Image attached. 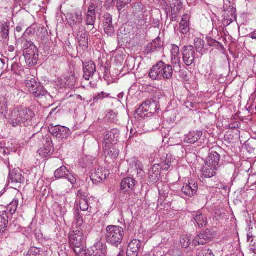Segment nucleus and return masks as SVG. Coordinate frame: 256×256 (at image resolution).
I'll return each mask as SVG.
<instances>
[{
	"mask_svg": "<svg viewBox=\"0 0 256 256\" xmlns=\"http://www.w3.org/2000/svg\"><path fill=\"white\" fill-rule=\"evenodd\" d=\"M35 114L33 111L26 107L14 108L9 116L8 122L14 128L22 127L28 124Z\"/></svg>",
	"mask_w": 256,
	"mask_h": 256,
	"instance_id": "nucleus-1",
	"label": "nucleus"
},
{
	"mask_svg": "<svg viewBox=\"0 0 256 256\" xmlns=\"http://www.w3.org/2000/svg\"><path fill=\"white\" fill-rule=\"evenodd\" d=\"M106 239L108 243L118 247L124 238V230L120 226H108L106 228Z\"/></svg>",
	"mask_w": 256,
	"mask_h": 256,
	"instance_id": "nucleus-2",
	"label": "nucleus"
},
{
	"mask_svg": "<svg viewBox=\"0 0 256 256\" xmlns=\"http://www.w3.org/2000/svg\"><path fill=\"white\" fill-rule=\"evenodd\" d=\"M26 84L30 92L36 98L46 96L49 95L48 91L40 83L37 82L34 78L28 79L26 81Z\"/></svg>",
	"mask_w": 256,
	"mask_h": 256,
	"instance_id": "nucleus-3",
	"label": "nucleus"
},
{
	"mask_svg": "<svg viewBox=\"0 0 256 256\" xmlns=\"http://www.w3.org/2000/svg\"><path fill=\"white\" fill-rule=\"evenodd\" d=\"M23 52L26 60L30 61V64L36 63L38 59V50L32 42H26L24 46Z\"/></svg>",
	"mask_w": 256,
	"mask_h": 256,
	"instance_id": "nucleus-4",
	"label": "nucleus"
},
{
	"mask_svg": "<svg viewBox=\"0 0 256 256\" xmlns=\"http://www.w3.org/2000/svg\"><path fill=\"white\" fill-rule=\"evenodd\" d=\"M119 136L120 131L117 128H114L105 132L102 142L104 152H106V148L109 147L111 144H115L117 142Z\"/></svg>",
	"mask_w": 256,
	"mask_h": 256,
	"instance_id": "nucleus-5",
	"label": "nucleus"
},
{
	"mask_svg": "<svg viewBox=\"0 0 256 256\" xmlns=\"http://www.w3.org/2000/svg\"><path fill=\"white\" fill-rule=\"evenodd\" d=\"M182 60L186 66H192L195 60V51L192 45L185 46L181 49Z\"/></svg>",
	"mask_w": 256,
	"mask_h": 256,
	"instance_id": "nucleus-6",
	"label": "nucleus"
},
{
	"mask_svg": "<svg viewBox=\"0 0 256 256\" xmlns=\"http://www.w3.org/2000/svg\"><path fill=\"white\" fill-rule=\"evenodd\" d=\"M50 132L58 139H66L71 134L69 128L60 126H52L49 128Z\"/></svg>",
	"mask_w": 256,
	"mask_h": 256,
	"instance_id": "nucleus-7",
	"label": "nucleus"
},
{
	"mask_svg": "<svg viewBox=\"0 0 256 256\" xmlns=\"http://www.w3.org/2000/svg\"><path fill=\"white\" fill-rule=\"evenodd\" d=\"M214 236V232L207 229L198 234L194 239L192 242L194 246L205 244L212 240Z\"/></svg>",
	"mask_w": 256,
	"mask_h": 256,
	"instance_id": "nucleus-8",
	"label": "nucleus"
},
{
	"mask_svg": "<svg viewBox=\"0 0 256 256\" xmlns=\"http://www.w3.org/2000/svg\"><path fill=\"white\" fill-rule=\"evenodd\" d=\"M70 244L72 246L78 247L84 244V238L83 230L82 228H79L73 232L69 236Z\"/></svg>",
	"mask_w": 256,
	"mask_h": 256,
	"instance_id": "nucleus-9",
	"label": "nucleus"
},
{
	"mask_svg": "<svg viewBox=\"0 0 256 256\" xmlns=\"http://www.w3.org/2000/svg\"><path fill=\"white\" fill-rule=\"evenodd\" d=\"M66 18L69 25L72 30H76V28L80 26L82 22L83 16L82 12L79 10L73 13L68 14Z\"/></svg>",
	"mask_w": 256,
	"mask_h": 256,
	"instance_id": "nucleus-10",
	"label": "nucleus"
},
{
	"mask_svg": "<svg viewBox=\"0 0 256 256\" xmlns=\"http://www.w3.org/2000/svg\"><path fill=\"white\" fill-rule=\"evenodd\" d=\"M54 176L57 179L66 178L72 186L76 182V178L64 166L55 171Z\"/></svg>",
	"mask_w": 256,
	"mask_h": 256,
	"instance_id": "nucleus-11",
	"label": "nucleus"
},
{
	"mask_svg": "<svg viewBox=\"0 0 256 256\" xmlns=\"http://www.w3.org/2000/svg\"><path fill=\"white\" fill-rule=\"evenodd\" d=\"M141 246L140 240L137 239L132 240L128 246L127 256H138L142 250Z\"/></svg>",
	"mask_w": 256,
	"mask_h": 256,
	"instance_id": "nucleus-12",
	"label": "nucleus"
},
{
	"mask_svg": "<svg viewBox=\"0 0 256 256\" xmlns=\"http://www.w3.org/2000/svg\"><path fill=\"white\" fill-rule=\"evenodd\" d=\"M76 34V38L79 42V46L88 48V38L86 36V30L85 27L80 25L78 28H76V30H73Z\"/></svg>",
	"mask_w": 256,
	"mask_h": 256,
	"instance_id": "nucleus-13",
	"label": "nucleus"
},
{
	"mask_svg": "<svg viewBox=\"0 0 256 256\" xmlns=\"http://www.w3.org/2000/svg\"><path fill=\"white\" fill-rule=\"evenodd\" d=\"M108 175V172L99 166L92 173L90 179L94 184H98L105 180Z\"/></svg>",
	"mask_w": 256,
	"mask_h": 256,
	"instance_id": "nucleus-14",
	"label": "nucleus"
},
{
	"mask_svg": "<svg viewBox=\"0 0 256 256\" xmlns=\"http://www.w3.org/2000/svg\"><path fill=\"white\" fill-rule=\"evenodd\" d=\"M163 46V42L161 40L160 38H158L152 42L144 46V52L146 54H149L159 51L162 49Z\"/></svg>",
	"mask_w": 256,
	"mask_h": 256,
	"instance_id": "nucleus-15",
	"label": "nucleus"
},
{
	"mask_svg": "<svg viewBox=\"0 0 256 256\" xmlns=\"http://www.w3.org/2000/svg\"><path fill=\"white\" fill-rule=\"evenodd\" d=\"M9 179L12 183L24 184L25 182L24 173L18 168H14L10 171Z\"/></svg>",
	"mask_w": 256,
	"mask_h": 256,
	"instance_id": "nucleus-16",
	"label": "nucleus"
},
{
	"mask_svg": "<svg viewBox=\"0 0 256 256\" xmlns=\"http://www.w3.org/2000/svg\"><path fill=\"white\" fill-rule=\"evenodd\" d=\"M84 78L86 80H89L96 72V66L92 61L82 62Z\"/></svg>",
	"mask_w": 256,
	"mask_h": 256,
	"instance_id": "nucleus-17",
	"label": "nucleus"
},
{
	"mask_svg": "<svg viewBox=\"0 0 256 256\" xmlns=\"http://www.w3.org/2000/svg\"><path fill=\"white\" fill-rule=\"evenodd\" d=\"M198 188V184L192 180L188 182V184L184 185L182 192L186 196L192 197L196 194Z\"/></svg>",
	"mask_w": 256,
	"mask_h": 256,
	"instance_id": "nucleus-18",
	"label": "nucleus"
},
{
	"mask_svg": "<svg viewBox=\"0 0 256 256\" xmlns=\"http://www.w3.org/2000/svg\"><path fill=\"white\" fill-rule=\"evenodd\" d=\"M160 69L162 70L161 74L162 78L164 80H170L172 78L173 68L170 64H167L162 61L159 62Z\"/></svg>",
	"mask_w": 256,
	"mask_h": 256,
	"instance_id": "nucleus-19",
	"label": "nucleus"
},
{
	"mask_svg": "<svg viewBox=\"0 0 256 256\" xmlns=\"http://www.w3.org/2000/svg\"><path fill=\"white\" fill-rule=\"evenodd\" d=\"M224 22L228 26L236 20V8L232 6L224 10Z\"/></svg>",
	"mask_w": 256,
	"mask_h": 256,
	"instance_id": "nucleus-20",
	"label": "nucleus"
},
{
	"mask_svg": "<svg viewBox=\"0 0 256 256\" xmlns=\"http://www.w3.org/2000/svg\"><path fill=\"white\" fill-rule=\"evenodd\" d=\"M94 256H104L107 252L106 246L104 244L101 240H98L92 247Z\"/></svg>",
	"mask_w": 256,
	"mask_h": 256,
	"instance_id": "nucleus-21",
	"label": "nucleus"
},
{
	"mask_svg": "<svg viewBox=\"0 0 256 256\" xmlns=\"http://www.w3.org/2000/svg\"><path fill=\"white\" fill-rule=\"evenodd\" d=\"M218 166L206 164L203 166L202 174L206 178H210L216 175Z\"/></svg>",
	"mask_w": 256,
	"mask_h": 256,
	"instance_id": "nucleus-22",
	"label": "nucleus"
},
{
	"mask_svg": "<svg viewBox=\"0 0 256 256\" xmlns=\"http://www.w3.org/2000/svg\"><path fill=\"white\" fill-rule=\"evenodd\" d=\"M153 106H154V104H152L150 100H146L135 111V114L140 118H144L146 115L145 112H148L149 108Z\"/></svg>",
	"mask_w": 256,
	"mask_h": 256,
	"instance_id": "nucleus-23",
	"label": "nucleus"
},
{
	"mask_svg": "<svg viewBox=\"0 0 256 256\" xmlns=\"http://www.w3.org/2000/svg\"><path fill=\"white\" fill-rule=\"evenodd\" d=\"M160 169L159 164H154L150 170L148 178L150 182L155 183L159 180L160 176Z\"/></svg>",
	"mask_w": 256,
	"mask_h": 256,
	"instance_id": "nucleus-24",
	"label": "nucleus"
},
{
	"mask_svg": "<svg viewBox=\"0 0 256 256\" xmlns=\"http://www.w3.org/2000/svg\"><path fill=\"white\" fill-rule=\"evenodd\" d=\"M202 135V131L190 132L185 136L184 141L188 144H194L200 139Z\"/></svg>",
	"mask_w": 256,
	"mask_h": 256,
	"instance_id": "nucleus-25",
	"label": "nucleus"
},
{
	"mask_svg": "<svg viewBox=\"0 0 256 256\" xmlns=\"http://www.w3.org/2000/svg\"><path fill=\"white\" fill-rule=\"evenodd\" d=\"M195 222L199 228L205 226L207 224V218L206 215L203 214L201 212L197 211L192 214Z\"/></svg>",
	"mask_w": 256,
	"mask_h": 256,
	"instance_id": "nucleus-26",
	"label": "nucleus"
},
{
	"mask_svg": "<svg viewBox=\"0 0 256 256\" xmlns=\"http://www.w3.org/2000/svg\"><path fill=\"white\" fill-rule=\"evenodd\" d=\"M179 29L180 32L186 36L190 34V24L188 22V16L184 14L183 16L182 20L180 23Z\"/></svg>",
	"mask_w": 256,
	"mask_h": 256,
	"instance_id": "nucleus-27",
	"label": "nucleus"
},
{
	"mask_svg": "<svg viewBox=\"0 0 256 256\" xmlns=\"http://www.w3.org/2000/svg\"><path fill=\"white\" fill-rule=\"evenodd\" d=\"M160 70H162L160 69L158 62L150 70L149 72L150 78L153 80H162V75Z\"/></svg>",
	"mask_w": 256,
	"mask_h": 256,
	"instance_id": "nucleus-28",
	"label": "nucleus"
},
{
	"mask_svg": "<svg viewBox=\"0 0 256 256\" xmlns=\"http://www.w3.org/2000/svg\"><path fill=\"white\" fill-rule=\"evenodd\" d=\"M220 158V155L217 152H212L209 154L204 163L218 166Z\"/></svg>",
	"mask_w": 256,
	"mask_h": 256,
	"instance_id": "nucleus-29",
	"label": "nucleus"
},
{
	"mask_svg": "<svg viewBox=\"0 0 256 256\" xmlns=\"http://www.w3.org/2000/svg\"><path fill=\"white\" fill-rule=\"evenodd\" d=\"M135 186V180L130 177L124 178L121 182V188L126 192L129 190H132Z\"/></svg>",
	"mask_w": 256,
	"mask_h": 256,
	"instance_id": "nucleus-30",
	"label": "nucleus"
},
{
	"mask_svg": "<svg viewBox=\"0 0 256 256\" xmlns=\"http://www.w3.org/2000/svg\"><path fill=\"white\" fill-rule=\"evenodd\" d=\"M104 30L108 36H112L114 34V30L112 24V17L108 14L106 21L104 22Z\"/></svg>",
	"mask_w": 256,
	"mask_h": 256,
	"instance_id": "nucleus-31",
	"label": "nucleus"
},
{
	"mask_svg": "<svg viewBox=\"0 0 256 256\" xmlns=\"http://www.w3.org/2000/svg\"><path fill=\"white\" fill-rule=\"evenodd\" d=\"M170 52L172 63L176 64H179L180 61L179 47L176 44H172Z\"/></svg>",
	"mask_w": 256,
	"mask_h": 256,
	"instance_id": "nucleus-32",
	"label": "nucleus"
},
{
	"mask_svg": "<svg viewBox=\"0 0 256 256\" xmlns=\"http://www.w3.org/2000/svg\"><path fill=\"white\" fill-rule=\"evenodd\" d=\"M8 222V216L6 210L0 212V230L4 232Z\"/></svg>",
	"mask_w": 256,
	"mask_h": 256,
	"instance_id": "nucleus-33",
	"label": "nucleus"
},
{
	"mask_svg": "<svg viewBox=\"0 0 256 256\" xmlns=\"http://www.w3.org/2000/svg\"><path fill=\"white\" fill-rule=\"evenodd\" d=\"M172 158L171 155H166V157L164 160H162L160 165V168L164 170H168L172 164L174 162V160H172Z\"/></svg>",
	"mask_w": 256,
	"mask_h": 256,
	"instance_id": "nucleus-34",
	"label": "nucleus"
},
{
	"mask_svg": "<svg viewBox=\"0 0 256 256\" xmlns=\"http://www.w3.org/2000/svg\"><path fill=\"white\" fill-rule=\"evenodd\" d=\"M10 26L6 22H3L0 23V34L3 39L8 38Z\"/></svg>",
	"mask_w": 256,
	"mask_h": 256,
	"instance_id": "nucleus-35",
	"label": "nucleus"
},
{
	"mask_svg": "<svg viewBox=\"0 0 256 256\" xmlns=\"http://www.w3.org/2000/svg\"><path fill=\"white\" fill-rule=\"evenodd\" d=\"M205 44L204 40L200 38H196L194 40V45L196 51L202 54Z\"/></svg>",
	"mask_w": 256,
	"mask_h": 256,
	"instance_id": "nucleus-36",
	"label": "nucleus"
},
{
	"mask_svg": "<svg viewBox=\"0 0 256 256\" xmlns=\"http://www.w3.org/2000/svg\"><path fill=\"white\" fill-rule=\"evenodd\" d=\"M104 154L106 157H109L112 159H115L119 154V150L113 146H110L106 148V152H104Z\"/></svg>",
	"mask_w": 256,
	"mask_h": 256,
	"instance_id": "nucleus-37",
	"label": "nucleus"
},
{
	"mask_svg": "<svg viewBox=\"0 0 256 256\" xmlns=\"http://www.w3.org/2000/svg\"><path fill=\"white\" fill-rule=\"evenodd\" d=\"M45 251L40 248L34 246L31 247L28 250L26 256H42Z\"/></svg>",
	"mask_w": 256,
	"mask_h": 256,
	"instance_id": "nucleus-38",
	"label": "nucleus"
},
{
	"mask_svg": "<svg viewBox=\"0 0 256 256\" xmlns=\"http://www.w3.org/2000/svg\"><path fill=\"white\" fill-rule=\"evenodd\" d=\"M96 20V14L87 13L86 16L85 22L88 26H92L94 28Z\"/></svg>",
	"mask_w": 256,
	"mask_h": 256,
	"instance_id": "nucleus-39",
	"label": "nucleus"
},
{
	"mask_svg": "<svg viewBox=\"0 0 256 256\" xmlns=\"http://www.w3.org/2000/svg\"><path fill=\"white\" fill-rule=\"evenodd\" d=\"M18 204V199L15 198L8 206L7 210L11 214H14L16 210Z\"/></svg>",
	"mask_w": 256,
	"mask_h": 256,
	"instance_id": "nucleus-40",
	"label": "nucleus"
},
{
	"mask_svg": "<svg viewBox=\"0 0 256 256\" xmlns=\"http://www.w3.org/2000/svg\"><path fill=\"white\" fill-rule=\"evenodd\" d=\"M182 0H172L170 4V8L174 12H179L182 8Z\"/></svg>",
	"mask_w": 256,
	"mask_h": 256,
	"instance_id": "nucleus-41",
	"label": "nucleus"
},
{
	"mask_svg": "<svg viewBox=\"0 0 256 256\" xmlns=\"http://www.w3.org/2000/svg\"><path fill=\"white\" fill-rule=\"evenodd\" d=\"M54 151V148L53 146H44V149L40 151V154L44 158H47Z\"/></svg>",
	"mask_w": 256,
	"mask_h": 256,
	"instance_id": "nucleus-42",
	"label": "nucleus"
},
{
	"mask_svg": "<svg viewBox=\"0 0 256 256\" xmlns=\"http://www.w3.org/2000/svg\"><path fill=\"white\" fill-rule=\"evenodd\" d=\"M79 206L82 211H88V212H90L92 207L90 206L88 200H79Z\"/></svg>",
	"mask_w": 256,
	"mask_h": 256,
	"instance_id": "nucleus-43",
	"label": "nucleus"
},
{
	"mask_svg": "<svg viewBox=\"0 0 256 256\" xmlns=\"http://www.w3.org/2000/svg\"><path fill=\"white\" fill-rule=\"evenodd\" d=\"M136 0H117V8L120 12L127 5L131 2Z\"/></svg>",
	"mask_w": 256,
	"mask_h": 256,
	"instance_id": "nucleus-44",
	"label": "nucleus"
},
{
	"mask_svg": "<svg viewBox=\"0 0 256 256\" xmlns=\"http://www.w3.org/2000/svg\"><path fill=\"white\" fill-rule=\"evenodd\" d=\"M73 250L74 253L78 256H84L86 253V250L84 244H82L81 246L74 247Z\"/></svg>",
	"mask_w": 256,
	"mask_h": 256,
	"instance_id": "nucleus-45",
	"label": "nucleus"
},
{
	"mask_svg": "<svg viewBox=\"0 0 256 256\" xmlns=\"http://www.w3.org/2000/svg\"><path fill=\"white\" fill-rule=\"evenodd\" d=\"M108 64H103L102 63L100 64V67L98 68V70L104 73V79L108 78H109V70H108Z\"/></svg>",
	"mask_w": 256,
	"mask_h": 256,
	"instance_id": "nucleus-46",
	"label": "nucleus"
},
{
	"mask_svg": "<svg viewBox=\"0 0 256 256\" xmlns=\"http://www.w3.org/2000/svg\"><path fill=\"white\" fill-rule=\"evenodd\" d=\"M74 220L76 224L80 227V228H81V226H82L84 223V220L78 210L74 214Z\"/></svg>",
	"mask_w": 256,
	"mask_h": 256,
	"instance_id": "nucleus-47",
	"label": "nucleus"
},
{
	"mask_svg": "<svg viewBox=\"0 0 256 256\" xmlns=\"http://www.w3.org/2000/svg\"><path fill=\"white\" fill-rule=\"evenodd\" d=\"M110 96L109 94H107L106 92H102L100 93H98V94H96L94 96V102H98L99 100H102L104 98H108Z\"/></svg>",
	"mask_w": 256,
	"mask_h": 256,
	"instance_id": "nucleus-48",
	"label": "nucleus"
},
{
	"mask_svg": "<svg viewBox=\"0 0 256 256\" xmlns=\"http://www.w3.org/2000/svg\"><path fill=\"white\" fill-rule=\"evenodd\" d=\"M198 256H214L212 251L206 246L204 247L198 253Z\"/></svg>",
	"mask_w": 256,
	"mask_h": 256,
	"instance_id": "nucleus-49",
	"label": "nucleus"
},
{
	"mask_svg": "<svg viewBox=\"0 0 256 256\" xmlns=\"http://www.w3.org/2000/svg\"><path fill=\"white\" fill-rule=\"evenodd\" d=\"M162 98V96L160 92H156L152 96V104H154L156 105H160V100Z\"/></svg>",
	"mask_w": 256,
	"mask_h": 256,
	"instance_id": "nucleus-50",
	"label": "nucleus"
},
{
	"mask_svg": "<svg viewBox=\"0 0 256 256\" xmlns=\"http://www.w3.org/2000/svg\"><path fill=\"white\" fill-rule=\"evenodd\" d=\"M143 8V6L142 4V2H138L133 6V9L134 12L136 13L138 12H140L142 10Z\"/></svg>",
	"mask_w": 256,
	"mask_h": 256,
	"instance_id": "nucleus-51",
	"label": "nucleus"
},
{
	"mask_svg": "<svg viewBox=\"0 0 256 256\" xmlns=\"http://www.w3.org/2000/svg\"><path fill=\"white\" fill-rule=\"evenodd\" d=\"M77 196L79 198L80 200H88L85 192H84L82 190H78L77 192Z\"/></svg>",
	"mask_w": 256,
	"mask_h": 256,
	"instance_id": "nucleus-52",
	"label": "nucleus"
},
{
	"mask_svg": "<svg viewBox=\"0 0 256 256\" xmlns=\"http://www.w3.org/2000/svg\"><path fill=\"white\" fill-rule=\"evenodd\" d=\"M90 5L88 8L87 13L96 14V4L92 2H91V3H90Z\"/></svg>",
	"mask_w": 256,
	"mask_h": 256,
	"instance_id": "nucleus-53",
	"label": "nucleus"
},
{
	"mask_svg": "<svg viewBox=\"0 0 256 256\" xmlns=\"http://www.w3.org/2000/svg\"><path fill=\"white\" fill-rule=\"evenodd\" d=\"M180 243L183 248H187L190 243V240L188 238H182L180 240Z\"/></svg>",
	"mask_w": 256,
	"mask_h": 256,
	"instance_id": "nucleus-54",
	"label": "nucleus"
},
{
	"mask_svg": "<svg viewBox=\"0 0 256 256\" xmlns=\"http://www.w3.org/2000/svg\"><path fill=\"white\" fill-rule=\"evenodd\" d=\"M8 107L5 104L0 102V116L6 113Z\"/></svg>",
	"mask_w": 256,
	"mask_h": 256,
	"instance_id": "nucleus-55",
	"label": "nucleus"
},
{
	"mask_svg": "<svg viewBox=\"0 0 256 256\" xmlns=\"http://www.w3.org/2000/svg\"><path fill=\"white\" fill-rule=\"evenodd\" d=\"M160 105H156L154 104V106H150L149 108L148 112L150 114H155L160 110Z\"/></svg>",
	"mask_w": 256,
	"mask_h": 256,
	"instance_id": "nucleus-56",
	"label": "nucleus"
},
{
	"mask_svg": "<svg viewBox=\"0 0 256 256\" xmlns=\"http://www.w3.org/2000/svg\"><path fill=\"white\" fill-rule=\"evenodd\" d=\"M180 76L181 78L184 81L187 82L188 80V76L187 72L185 71L182 70L180 72Z\"/></svg>",
	"mask_w": 256,
	"mask_h": 256,
	"instance_id": "nucleus-57",
	"label": "nucleus"
},
{
	"mask_svg": "<svg viewBox=\"0 0 256 256\" xmlns=\"http://www.w3.org/2000/svg\"><path fill=\"white\" fill-rule=\"evenodd\" d=\"M208 44L210 46H216L218 44V42L212 38H208Z\"/></svg>",
	"mask_w": 256,
	"mask_h": 256,
	"instance_id": "nucleus-58",
	"label": "nucleus"
},
{
	"mask_svg": "<svg viewBox=\"0 0 256 256\" xmlns=\"http://www.w3.org/2000/svg\"><path fill=\"white\" fill-rule=\"evenodd\" d=\"M46 144H44V146H53L52 142L50 138H46Z\"/></svg>",
	"mask_w": 256,
	"mask_h": 256,
	"instance_id": "nucleus-59",
	"label": "nucleus"
},
{
	"mask_svg": "<svg viewBox=\"0 0 256 256\" xmlns=\"http://www.w3.org/2000/svg\"><path fill=\"white\" fill-rule=\"evenodd\" d=\"M178 12H175L174 11L172 10V16H171V20L172 22L176 21V20L177 18V14Z\"/></svg>",
	"mask_w": 256,
	"mask_h": 256,
	"instance_id": "nucleus-60",
	"label": "nucleus"
},
{
	"mask_svg": "<svg viewBox=\"0 0 256 256\" xmlns=\"http://www.w3.org/2000/svg\"><path fill=\"white\" fill-rule=\"evenodd\" d=\"M58 108H52L50 112L48 117V118H53L54 116V114L56 112V110H57Z\"/></svg>",
	"mask_w": 256,
	"mask_h": 256,
	"instance_id": "nucleus-61",
	"label": "nucleus"
},
{
	"mask_svg": "<svg viewBox=\"0 0 256 256\" xmlns=\"http://www.w3.org/2000/svg\"><path fill=\"white\" fill-rule=\"evenodd\" d=\"M249 36L252 38L256 40V30L250 33Z\"/></svg>",
	"mask_w": 256,
	"mask_h": 256,
	"instance_id": "nucleus-62",
	"label": "nucleus"
},
{
	"mask_svg": "<svg viewBox=\"0 0 256 256\" xmlns=\"http://www.w3.org/2000/svg\"><path fill=\"white\" fill-rule=\"evenodd\" d=\"M252 234H248V237H247V238H248V241H250L251 242H252V240H250V239L252 238Z\"/></svg>",
	"mask_w": 256,
	"mask_h": 256,
	"instance_id": "nucleus-63",
	"label": "nucleus"
},
{
	"mask_svg": "<svg viewBox=\"0 0 256 256\" xmlns=\"http://www.w3.org/2000/svg\"><path fill=\"white\" fill-rule=\"evenodd\" d=\"M22 27H21V26H17V27L16 28V32H21V31H22Z\"/></svg>",
	"mask_w": 256,
	"mask_h": 256,
	"instance_id": "nucleus-64",
	"label": "nucleus"
}]
</instances>
